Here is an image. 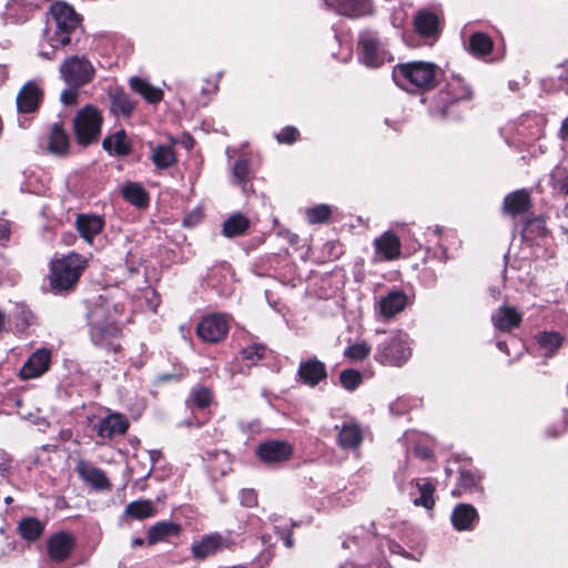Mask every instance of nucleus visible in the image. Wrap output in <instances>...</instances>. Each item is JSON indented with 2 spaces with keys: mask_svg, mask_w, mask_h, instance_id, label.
Wrapping results in <instances>:
<instances>
[{
  "mask_svg": "<svg viewBox=\"0 0 568 568\" xmlns=\"http://www.w3.org/2000/svg\"><path fill=\"white\" fill-rule=\"evenodd\" d=\"M84 266V260L75 253L52 261L49 274L51 290L57 293L71 290L78 283Z\"/></svg>",
  "mask_w": 568,
  "mask_h": 568,
  "instance_id": "obj_1",
  "label": "nucleus"
},
{
  "mask_svg": "<svg viewBox=\"0 0 568 568\" xmlns=\"http://www.w3.org/2000/svg\"><path fill=\"white\" fill-rule=\"evenodd\" d=\"M436 65L428 62H410L397 65L393 78L397 85L409 90V87L429 89L435 85Z\"/></svg>",
  "mask_w": 568,
  "mask_h": 568,
  "instance_id": "obj_2",
  "label": "nucleus"
},
{
  "mask_svg": "<svg viewBox=\"0 0 568 568\" xmlns=\"http://www.w3.org/2000/svg\"><path fill=\"white\" fill-rule=\"evenodd\" d=\"M51 14L54 21V31H48V42L54 49L70 43V34L79 27L80 18L72 7L64 2L51 6Z\"/></svg>",
  "mask_w": 568,
  "mask_h": 568,
  "instance_id": "obj_3",
  "label": "nucleus"
},
{
  "mask_svg": "<svg viewBox=\"0 0 568 568\" xmlns=\"http://www.w3.org/2000/svg\"><path fill=\"white\" fill-rule=\"evenodd\" d=\"M410 356L406 334L398 332L385 339L377 347L376 359L384 365L400 366Z\"/></svg>",
  "mask_w": 568,
  "mask_h": 568,
  "instance_id": "obj_4",
  "label": "nucleus"
},
{
  "mask_svg": "<svg viewBox=\"0 0 568 568\" xmlns=\"http://www.w3.org/2000/svg\"><path fill=\"white\" fill-rule=\"evenodd\" d=\"M102 118L93 106H87L78 112L73 120L74 132L80 144L88 145L98 140L101 132Z\"/></svg>",
  "mask_w": 568,
  "mask_h": 568,
  "instance_id": "obj_5",
  "label": "nucleus"
},
{
  "mask_svg": "<svg viewBox=\"0 0 568 568\" xmlns=\"http://www.w3.org/2000/svg\"><path fill=\"white\" fill-rule=\"evenodd\" d=\"M60 73L68 84L79 88L92 81L94 68L84 57L73 55L60 65Z\"/></svg>",
  "mask_w": 568,
  "mask_h": 568,
  "instance_id": "obj_6",
  "label": "nucleus"
},
{
  "mask_svg": "<svg viewBox=\"0 0 568 568\" xmlns=\"http://www.w3.org/2000/svg\"><path fill=\"white\" fill-rule=\"evenodd\" d=\"M119 337L120 328L114 322H94L92 324L91 338L95 345L118 352L121 347Z\"/></svg>",
  "mask_w": 568,
  "mask_h": 568,
  "instance_id": "obj_7",
  "label": "nucleus"
},
{
  "mask_svg": "<svg viewBox=\"0 0 568 568\" xmlns=\"http://www.w3.org/2000/svg\"><path fill=\"white\" fill-rule=\"evenodd\" d=\"M232 546L230 538L222 536L221 534H211L204 536L200 541L192 544L191 551L193 558L197 560H204L210 556L229 549Z\"/></svg>",
  "mask_w": 568,
  "mask_h": 568,
  "instance_id": "obj_8",
  "label": "nucleus"
},
{
  "mask_svg": "<svg viewBox=\"0 0 568 568\" xmlns=\"http://www.w3.org/2000/svg\"><path fill=\"white\" fill-rule=\"evenodd\" d=\"M359 44L362 48V60L367 67L377 68L386 60H390L388 52L382 47L374 34L363 33Z\"/></svg>",
  "mask_w": 568,
  "mask_h": 568,
  "instance_id": "obj_9",
  "label": "nucleus"
},
{
  "mask_svg": "<svg viewBox=\"0 0 568 568\" xmlns=\"http://www.w3.org/2000/svg\"><path fill=\"white\" fill-rule=\"evenodd\" d=\"M197 336L206 343H219L227 332L229 324L222 315H212L203 318L196 328Z\"/></svg>",
  "mask_w": 568,
  "mask_h": 568,
  "instance_id": "obj_10",
  "label": "nucleus"
},
{
  "mask_svg": "<svg viewBox=\"0 0 568 568\" xmlns=\"http://www.w3.org/2000/svg\"><path fill=\"white\" fill-rule=\"evenodd\" d=\"M74 469L79 477L97 491L104 493L110 490L111 483L106 474L90 462L79 459Z\"/></svg>",
  "mask_w": 568,
  "mask_h": 568,
  "instance_id": "obj_11",
  "label": "nucleus"
},
{
  "mask_svg": "<svg viewBox=\"0 0 568 568\" xmlns=\"http://www.w3.org/2000/svg\"><path fill=\"white\" fill-rule=\"evenodd\" d=\"M293 447L287 442L270 440L262 443L256 448V455L266 464L283 463L291 458Z\"/></svg>",
  "mask_w": 568,
  "mask_h": 568,
  "instance_id": "obj_12",
  "label": "nucleus"
},
{
  "mask_svg": "<svg viewBox=\"0 0 568 568\" xmlns=\"http://www.w3.org/2000/svg\"><path fill=\"white\" fill-rule=\"evenodd\" d=\"M43 98V90L36 81L27 82L18 92L17 108L20 113L34 112Z\"/></svg>",
  "mask_w": 568,
  "mask_h": 568,
  "instance_id": "obj_13",
  "label": "nucleus"
},
{
  "mask_svg": "<svg viewBox=\"0 0 568 568\" xmlns=\"http://www.w3.org/2000/svg\"><path fill=\"white\" fill-rule=\"evenodd\" d=\"M74 539L70 534L58 532L48 540V556L54 562L68 559L73 550Z\"/></svg>",
  "mask_w": 568,
  "mask_h": 568,
  "instance_id": "obj_14",
  "label": "nucleus"
},
{
  "mask_svg": "<svg viewBox=\"0 0 568 568\" xmlns=\"http://www.w3.org/2000/svg\"><path fill=\"white\" fill-rule=\"evenodd\" d=\"M453 527L458 531L471 530L479 520L477 509L470 504H457L450 516Z\"/></svg>",
  "mask_w": 568,
  "mask_h": 568,
  "instance_id": "obj_15",
  "label": "nucleus"
},
{
  "mask_svg": "<svg viewBox=\"0 0 568 568\" xmlns=\"http://www.w3.org/2000/svg\"><path fill=\"white\" fill-rule=\"evenodd\" d=\"M128 428V419L118 413L109 414L94 426L98 436L101 438H111L116 435H123Z\"/></svg>",
  "mask_w": 568,
  "mask_h": 568,
  "instance_id": "obj_16",
  "label": "nucleus"
},
{
  "mask_svg": "<svg viewBox=\"0 0 568 568\" xmlns=\"http://www.w3.org/2000/svg\"><path fill=\"white\" fill-rule=\"evenodd\" d=\"M50 358L49 351L38 349L20 369L21 378L30 379L42 375L49 368Z\"/></svg>",
  "mask_w": 568,
  "mask_h": 568,
  "instance_id": "obj_17",
  "label": "nucleus"
},
{
  "mask_svg": "<svg viewBox=\"0 0 568 568\" xmlns=\"http://www.w3.org/2000/svg\"><path fill=\"white\" fill-rule=\"evenodd\" d=\"M298 376L306 385L314 387L327 376L325 364L316 358L302 362Z\"/></svg>",
  "mask_w": 568,
  "mask_h": 568,
  "instance_id": "obj_18",
  "label": "nucleus"
},
{
  "mask_svg": "<svg viewBox=\"0 0 568 568\" xmlns=\"http://www.w3.org/2000/svg\"><path fill=\"white\" fill-rule=\"evenodd\" d=\"M182 532V526L174 521H159L151 526L146 532V540L150 546L168 540L170 537H178Z\"/></svg>",
  "mask_w": 568,
  "mask_h": 568,
  "instance_id": "obj_19",
  "label": "nucleus"
},
{
  "mask_svg": "<svg viewBox=\"0 0 568 568\" xmlns=\"http://www.w3.org/2000/svg\"><path fill=\"white\" fill-rule=\"evenodd\" d=\"M338 429L337 442L343 448L355 449L363 440V432L358 424L354 422H346Z\"/></svg>",
  "mask_w": 568,
  "mask_h": 568,
  "instance_id": "obj_20",
  "label": "nucleus"
},
{
  "mask_svg": "<svg viewBox=\"0 0 568 568\" xmlns=\"http://www.w3.org/2000/svg\"><path fill=\"white\" fill-rule=\"evenodd\" d=\"M530 206V196L525 190L509 193L503 203L504 212L513 216L527 212Z\"/></svg>",
  "mask_w": 568,
  "mask_h": 568,
  "instance_id": "obj_21",
  "label": "nucleus"
},
{
  "mask_svg": "<svg viewBox=\"0 0 568 568\" xmlns=\"http://www.w3.org/2000/svg\"><path fill=\"white\" fill-rule=\"evenodd\" d=\"M495 327L499 331H509L521 322V315L515 307L503 305L491 316Z\"/></svg>",
  "mask_w": 568,
  "mask_h": 568,
  "instance_id": "obj_22",
  "label": "nucleus"
},
{
  "mask_svg": "<svg viewBox=\"0 0 568 568\" xmlns=\"http://www.w3.org/2000/svg\"><path fill=\"white\" fill-rule=\"evenodd\" d=\"M77 230L88 243L103 229V221L98 215L79 214L77 217Z\"/></svg>",
  "mask_w": 568,
  "mask_h": 568,
  "instance_id": "obj_23",
  "label": "nucleus"
},
{
  "mask_svg": "<svg viewBox=\"0 0 568 568\" xmlns=\"http://www.w3.org/2000/svg\"><path fill=\"white\" fill-rule=\"evenodd\" d=\"M407 303V296L399 291H393L387 296L381 300L379 308L384 317H392L402 312Z\"/></svg>",
  "mask_w": 568,
  "mask_h": 568,
  "instance_id": "obj_24",
  "label": "nucleus"
},
{
  "mask_svg": "<svg viewBox=\"0 0 568 568\" xmlns=\"http://www.w3.org/2000/svg\"><path fill=\"white\" fill-rule=\"evenodd\" d=\"M336 11L348 17H359L368 12V0H327Z\"/></svg>",
  "mask_w": 568,
  "mask_h": 568,
  "instance_id": "obj_25",
  "label": "nucleus"
},
{
  "mask_svg": "<svg viewBox=\"0 0 568 568\" xmlns=\"http://www.w3.org/2000/svg\"><path fill=\"white\" fill-rule=\"evenodd\" d=\"M376 250L384 255L386 260H394L400 254L399 239L392 232H385L375 241Z\"/></svg>",
  "mask_w": 568,
  "mask_h": 568,
  "instance_id": "obj_26",
  "label": "nucleus"
},
{
  "mask_svg": "<svg viewBox=\"0 0 568 568\" xmlns=\"http://www.w3.org/2000/svg\"><path fill=\"white\" fill-rule=\"evenodd\" d=\"M130 87L148 102L158 103L163 99V91L141 78H131Z\"/></svg>",
  "mask_w": 568,
  "mask_h": 568,
  "instance_id": "obj_27",
  "label": "nucleus"
},
{
  "mask_svg": "<svg viewBox=\"0 0 568 568\" xmlns=\"http://www.w3.org/2000/svg\"><path fill=\"white\" fill-rule=\"evenodd\" d=\"M103 148L111 154L126 155L131 152V145L123 130L105 138Z\"/></svg>",
  "mask_w": 568,
  "mask_h": 568,
  "instance_id": "obj_28",
  "label": "nucleus"
},
{
  "mask_svg": "<svg viewBox=\"0 0 568 568\" xmlns=\"http://www.w3.org/2000/svg\"><path fill=\"white\" fill-rule=\"evenodd\" d=\"M111 105L110 109L115 114H122L124 116L131 115L135 108V103L129 98V95L121 89H115L110 93Z\"/></svg>",
  "mask_w": 568,
  "mask_h": 568,
  "instance_id": "obj_29",
  "label": "nucleus"
},
{
  "mask_svg": "<svg viewBox=\"0 0 568 568\" xmlns=\"http://www.w3.org/2000/svg\"><path fill=\"white\" fill-rule=\"evenodd\" d=\"M151 159L158 169H168L176 162V155L172 146L170 145H155L151 146Z\"/></svg>",
  "mask_w": 568,
  "mask_h": 568,
  "instance_id": "obj_30",
  "label": "nucleus"
},
{
  "mask_svg": "<svg viewBox=\"0 0 568 568\" xmlns=\"http://www.w3.org/2000/svg\"><path fill=\"white\" fill-rule=\"evenodd\" d=\"M18 530L23 539L28 541H36L43 534L44 526L39 519L28 517L19 521Z\"/></svg>",
  "mask_w": 568,
  "mask_h": 568,
  "instance_id": "obj_31",
  "label": "nucleus"
},
{
  "mask_svg": "<svg viewBox=\"0 0 568 568\" xmlns=\"http://www.w3.org/2000/svg\"><path fill=\"white\" fill-rule=\"evenodd\" d=\"M155 514L153 504L149 499H136L125 508V515L131 519L142 520Z\"/></svg>",
  "mask_w": 568,
  "mask_h": 568,
  "instance_id": "obj_32",
  "label": "nucleus"
},
{
  "mask_svg": "<svg viewBox=\"0 0 568 568\" xmlns=\"http://www.w3.org/2000/svg\"><path fill=\"white\" fill-rule=\"evenodd\" d=\"M415 28L423 36H433L438 28V18L432 12L420 11L415 18Z\"/></svg>",
  "mask_w": 568,
  "mask_h": 568,
  "instance_id": "obj_33",
  "label": "nucleus"
},
{
  "mask_svg": "<svg viewBox=\"0 0 568 568\" xmlns=\"http://www.w3.org/2000/svg\"><path fill=\"white\" fill-rule=\"evenodd\" d=\"M250 222L242 214L230 216L223 224V234L226 237H234L244 234L248 229Z\"/></svg>",
  "mask_w": 568,
  "mask_h": 568,
  "instance_id": "obj_34",
  "label": "nucleus"
},
{
  "mask_svg": "<svg viewBox=\"0 0 568 568\" xmlns=\"http://www.w3.org/2000/svg\"><path fill=\"white\" fill-rule=\"evenodd\" d=\"M121 192L125 200L136 206H144L148 204V194L138 183H126L122 186Z\"/></svg>",
  "mask_w": 568,
  "mask_h": 568,
  "instance_id": "obj_35",
  "label": "nucleus"
},
{
  "mask_svg": "<svg viewBox=\"0 0 568 568\" xmlns=\"http://www.w3.org/2000/svg\"><path fill=\"white\" fill-rule=\"evenodd\" d=\"M68 149V136L59 124H54L49 139V150L55 154H63Z\"/></svg>",
  "mask_w": 568,
  "mask_h": 568,
  "instance_id": "obj_36",
  "label": "nucleus"
},
{
  "mask_svg": "<svg viewBox=\"0 0 568 568\" xmlns=\"http://www.w3.org/2000/svg\"><path fill=\"white\" fill-rule=\"evenodd\" d=\"M469 48L476 55H486L493 49V41L487 34L477 32L470 37Z\"/></svg>",
  "mask_w": 568,
  "mask_h": 568,
  "instance_id": "obj_37",
  "label": "nucleus"
},
{
  "mask_svg": "<svg viewBox=\"0 0 568 568\" xmlns=\"http://www.w3.org/2000/svg\"><path fill=\"white\" fill-rule=\"evenodd\" d=\"M538 342L540 346L546 351V355L551 356L560 348L562 344V337L559 333L555 332L542 333L538 336Z\"/></svg>",
  "mask_w": 568,
  "mask_h": 568,
  "instance_id": "obj_38",
  "label": "nucleus"
},
{
  "mask_svg": "<svg viewBox=\"0 0 568 568\" xmlns=\"http://www.w3.org/2000/svg\"><path fill=\"white\" fill-rule=\"evenodd\" d=\"M331 214V206L326 204H320L306 211V217L311 224L325 223L328 221Z\"/></svg>",
  "mask_w": 568,
  "mask_h": 568,
  "instance_id": "obj_39",
  "label": "nucleus"
},
{
  "mask_svg": "<svg viewBox=\"0 0 568 568\" xmlns=\"http://www.w3.org/2000/svg\"><path fill=\"white\" fill-rule=\"evenodd\" d=\"M339 382L344 388L353 390L362 382V375L355 369H344L339 375Z\"/></svg>",
  "mask_w": 568,
  "mask_h": 568,
  "instance_id": "obj_40",
  "label": "nucleus"
},
{
  "mask_svg": "<svg viewBox=\"0 0 568 568\" xmlns=\"http://www.w3.org/2000/svg\"><path fill=\"white\" fill-rule=\"evenodd\" d=\"M371 347L366 343L351 345L345 349V356L351 359H364L368 356Z\"/></svg>",
  "mask_w": 568,
  "mask_h": 568,
  "instance_id": "obj_41",
  "label": "nucleus"
},
{
  "mask_svg": "<svg viewBox=\"0 0 568 568\" xmlns=\"http://www.w3.org/2000/svg\"><path fill=\"white\" fill-rule=\"evenodd\" d=\"M265 347L263 345L254 344L242 352L243 359L254 363L264 356Z\"/></svg>",
  "mask_w": 568,
  "mask_h": 568,
  "instance_id": "obj_42",
  "label": "nucleus"
},
{
  "mask_svg": "<svg viewBox=\"0 0 568 568\" xmlns=\"http://www.w3.org/2000/svg\"><path fill=\"white\" fill-rule=\"evenodd\" d=\"M193 399L199 407H205L212 399V394L207 388H199L193 392Z\"/></svg>",
  "mask_w": 568,
  "mask_h": 568,
  "instance_id": "obj_43",
  "label": "nucleus"
},
{
  "mask_svg": "<svg viewBox=\"0 0 568 568\" xmlns=\"http://www.w3.org/2000/svg\"><path fill=\"white\" fill-rule=\"evenodd\" d=\"M297 135L298 131L296 128L287 126L276 135V139L281 143H293L296 140Z\"/></svg>",
  "mask_w": 568,
  "mask_h": 568,
  "instance_id": "obj_44",
  "label": "nucleus"
},
{
  "mask_svg": "<svg viewBox=\"0 0 568 568\" xmlns=\"http://www.w3.org/2000/svg\"><path fill=\"white\" fill-rule=\"evenodd\" d=\"M416 487L420 497H433V494L435 493V485L428 479L417 480Z\"/></svg>",
  "mask_w": 568,
  "mask_h": 568,
  "instance_id": "obj_45",
  "label": "nucleus"
},
{
  "mask_svg": "<svg viewBox=\"0 0 568 568\" xmlns=\"http://www.w3.org/2000/svg\"><path fill=\"white\" fill-rule=\"evenodd\" d=\"M233 174L239 181H243L247 174V163L244 160H239L234 164Z\"/></svg>",
  "mask_w": 568,
  "mask_h": 568,
  "instance_id": "obj_46",
  "label": "nucleus"
},
{
  "mask_svg": "<svg viewBox=\"0 0 568 568\" xmlns=\"http://www.w3.org/2000/svg\"><path fill=\"white\" fill-rule=\"evenodd\" d=\"M78 100V92L74 89H69L62 92L61 101L65 105H73Z\"/></svg>",
  "mask_w": 568,
  "mask_h": 568,
  "instance_id": "obj_47",
  "label": "nucleus"
},
{
  "mask_svg": "<svg viewBox=\"0 0 568 568\" xmlns=\"http://www.w3.org/2000/svg\"><path fill=\"white\" fill-rule=\"evenodd\" d=\"M388 549L393 554H398V555H400V556H403L405 558H410V555L402 547L400 544H398L395 540H389L388 541Z\"/></svg>",
  "mask_w": 568,
  "mask_h": 568,
  "instance_id": "obj_48",
  "label": "nucleus"
},
{
  "mask_svg": "<svg viewBox=\"0 0 568 568\" xmlns=\"http://www.w3.org/2000/svg\"><path fill=\"white\" fill-rule=\"evenodd\" d=\"M530 227H537L541 235L546 233L545 221L541 217L528 221L526 229L529 230Z\"/></svg>",
  "mask_w": 568,
  "mask_h": 568,
  "instance_id": "obj_49",
  "label": "nucleus"
},
{
  "mask_svg": "<svg viewBox=\"0 0 568 568\" xmlns=\"http://www.w3.org/2000/svg\"><path fill=\"white\" fill-rule=\"evenodd\" d=\"M415 506H423L427 509H433L435 506V499H414Z\"/></svg>",
  "mask_w": 568,
  "mask_h": 568,
  "instance_id": "obj_50",
  "label": "nucleus"
},
{
  "mask_svg": "<svg viewBox=\"0 0 568 568\" xmlns=\"http://www.w3.org/2000/svg\"><path fill=\"white\" fill-rule=\"evenodd\" d=\"M283 542L287 548H292L294 546V539L291 531H288L285 536H283Z\"/></svg>",
  "mask_w": 568,
  "mask_h": 568,
  "instance_id": "obj_51",
  "label": "nucleus"
},
{
  "mask_svg": "<svg viewBox=\"0 0 568 568\" xmlns=\"http://www.w3.org/2000/svg\"><path fill=\"white\" fill-rule=\"evenodd\" d=\"M8 239H9V227L6 224L0 223V240L4 241Z\"/></svg>",
  "mask_w": 568,
  "mask_h": 568,
  "instance_id": "obj_52",
  "label": "nucleus"
},
{
  "mask_svg": "<svg viewBox=\"0 0 568 568\" xmlns=\"http://www.w3.org/2000/svg\"><path fill=\"white\" fill-rule=\"evenodd\" d=\"M560 135L562 139H568V118L564 120L560 128Z\"/></svg>",
  "mask_w": 568,
  "mask_h": 568,
  "instance_id": "obj_53",
  "label": "nucleus"
},
{
  "mask_svg": "<svg viewBox=\"0 0 568 568\" xmlns=\"http://www.w3.org/2000/svg\"><path fill=\"white\" fill-rule=\"evenodd\" d=\"M560 191L564 194L568 195V175L564 179L561 186H560Z\"/></svg>",
  "mask_w": 568,
  "mask_h": 568,
  "instance_id": "obj_54",
  "label": "nucleus"
},
{
  "mask_svg": "<svg viewBox=\"0 0 568 568\" xmlns=\"http://www.w3.org/2000/svg\"><path fill=\"white\" fill-rule=\"evenodd\" d=\"M243 505L246 506V507L256 506L257 505V499H253V498L245 499V503H243Z\"/></svg>",
  "mask_w": 568,
  "mask_h": 568,
  "instance_id": "obj_55",
  "label": "nucleus"
},
{
  "mask_svg": "<svg viewBox=\"0 0 568 568\" xmlns=\"http://www.w3.org/2000/svg\"><path fill=\"white\" fill-rule=\"evenodd\" d=\"M27 315H28L27 313L22 312L23 323H22V325H21V326H19V329H20V331H23V329L29 325V322H28V320H27Z\"/></svg>",
  "mask_w": 568,
  "mask_h": 568,
  "instance_id": "obj_56",
  "label": "nucleus"
},
{
  "mask_svg": "<svg viewBox=\"0 0 568 568\" xmlns=\"http://www.w3.org/2000/svg\"><path fill=\"white\" fill-rule=\"evenodd\" d=\"M4 325H6V316L2 312H0V332H2L4 329Z\"/></svg>",
  "mask_w": 568,
  "mask_h": 568,
  "instance_id": "obj_57",
  "label": "nucleus"
},
{
  "mask_svg": "<svg viewBox=\"0 0 568 568\" xmlns=\"http://www.w3.org/2000/svg\"><path fill=\"white\" fill-rule=\"evenodd\" d=\"M132 545H133V546H143V545H144V539H143V538H140V537L134 538V539L132 540Z\"/></svg>",
  "mask_w": 568,
  "mask_h": 568,
  "instance_id": "obj_58",
  "label": "nucleus"
},
{
  "mask_svg": "<svg viewBox=\"0 0 568 568\" xmlns=\"http://www.w3.org/2000/svg\"><path fill=\"white\" fill-rule=\"evenodd\" d=\"M462 477H463L464 479H466V478H470V475H469V474H466V473H464V471H462Z\"/></svg>",
  "mask_w": 568,
  "mask_h": 568,
  "instance_id": "obj_59",
  "label": "nucleus"
},
{
  "mask_svg": "<svg viewBox=\"0 0 568 568\" xmlns=\"http://www.w3.org/2000/svg\"><path fill=\"white\" fill-rule=\"evenodd\" d=\"M564 213H565V215L568 217V203H567V204H566V206H565Z\"/></svg>",
  "mask_w": 568,
  "mask_h": 568,
  "instance_id": "obj_60",
  "label": "nucleus"
},
{
  "mask_svg": "<svg viewBox=\"0 0 568 568\" xmlns=\"http://www.w3.org/2000/svg\"><path fill=\"white\" fill-rule=\"evenodd\" d=\"M7 505H10L14 499H4Z\"/></svg>",
  "mask_w": 568,
  "mask_h": 568,
  "instance_id": "obj_61",
  "label": "nucleus"
},
{
  "mask_svg": "<svg viewBox=\"0 0 568 568\" xmlns=\"http://www.w3.org/2000/svg\"><path fill=\"white\" fill-rule=\"evenodd\" d=\"M0 470H1V471H6V470H7V467H6V466H0Z\"/></svg>",
  "mask_w": 568,
  "mask_h": 568,
  "instance_id": "obj_62",
  "label": "nucleus"
},
{
  "mask_svg": "<svg viewBox=\"0 0 568 568\" xmlns=\"http://www.w3.org/2000/svg\"><path fill=\"white\" fill-rule=\"evenodd\" d=\"M41 55L45 57V58H49V54L45 53V52H42Z\"/></svg>",
  "mask_w": 568,
  "mask_h": 568,
  "instance_id": "obj_63",
  "label": "nucleus"
}]
</instances>
